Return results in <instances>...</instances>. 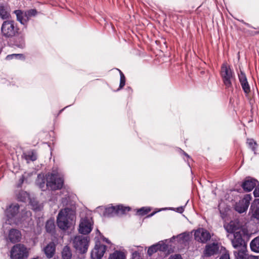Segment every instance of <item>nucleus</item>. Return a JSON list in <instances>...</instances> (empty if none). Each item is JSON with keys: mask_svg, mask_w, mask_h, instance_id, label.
Segmentation results:
<instances>
[{"mask_svg": "<svg viewBox=\"0 0 259 259\" xmlns=\"http://www.w3.org/2000/svg\"><path fill=\"white\" fill-rule=\"evenodd\" d=\"M73 218V211L68 208H65L61 210L58 213L57 225L60 229L65 230L69 227L70 221Z\"/></svg>", "mask_w": 259, "mask_h": 259, "instance_id": "nucleus-1", "label": "nucleus"}, {"mask_svg": "<svg viewBox=\"0 0 259 259\" xmlns=\"http://www.w3.org/2000/svg\"><path fill=\"white\" fill-rule=\"evenodd\" d=\"M19 28L13 20L5 21L1 26L2 35L6 37H12L18 33Z\"/></svg>", "mask_w": 259, "mask_h": 259, "instance_id": "nucleus-2", "label": "nucleus"}, {"mask_svg": "<svg viewBox=\"0 0 259 259\" xmlns=\"http://www.w3.org/2000/svg\"><path fill=\"white\" fill-rule=\"evenodd\" d=\"M221 75L226 88L228 89L232 88V81L234 79L235 76L230 66L227 63H224L222 65Z\"/></svg>", "mask_w": 259, "mask_h": 259, "instance_id": "nucleus-3", "label": "nucleus"}, {"mask_svg": "<svg viewBox=\"0 0 259 259\" xmlns=\"http://www.w3.org/2000/svg\"><path fill=\"white\" fill-rule=\"evenodd\" d=\"M28 255V249L22 244L14 245L10 250L11 259H26Z\"/></svg>", "mask_w": 259, "mask_h": 259, "instance_id": "nucleus-4", "label": "nucleus"}, {"mask_svg": "<svg viewBox=\"0 0 259 259\" xmlns=\"http://www.w3.org/2000/svg\"><path fill=\"white\" fill-rule=\"evenodd\" d=\"M19 206L17 204H12L9 206L6 210V215L7 218L6 223L12 225V224H18L21 221H23L25 219H22L20 220L17 218V215L19 211Z\"/></svg>", "mask_w": 259, "mask_h": 259, "instance_id": "nucleus-5", "label": "nucleus"}, {"mask_svg": "<svg viewBox=\"0 0 259 259\" xmlns=\"http://www.w3.org/2000/svg\"><path fill=\"white\" fill-rule=\"evenodd\" d=\"M63 179L56 174H49L47 176V187L51 190L60 189L63 185Z\"/></svg>", "mask_w": 259, "mask_h": 259, "instance_id": "nucleus-6", "label": "nucleus"}, {"mask_svg": "<svg viewBox=\"0 0 259 259\" xmlns=\"http://www.w3.org/2000/svg\"><path fill=\"white\" fill-rule=\"evenodd\" d=\"M17 20L22 24L25 25L31 17H35L37 14L35 9H30L25 11L17 10L14 11Z\"/></svg>", "mask_w": 259, "mask_h": 259, "instance_id": "nucleus-7", "label": "nucleus"}, {"mask_svg": "<svg viewBox=\"0 0 259 259\" xmlns=\"http://www.w3.org/2000/svg\"><path fill=\"white\" fill-rule=\"evenodd\" d=\"M89 239L83 236H75L73 239L74 247L80 253L85 252L88 248Z\"/></svg>", "mask_w": 259, "mask_h": 259, "instance_id": "nucleus-8", "label": "nucleus"}, {"mask_svg": "<svg viewBox=\"0 0 259 259\" xmlns=\"http://www.w3.org/2000/svg\"><path fill=\"white\" fill-rule=\"evenodd\" d=\"M194 239L197 241L205 243L211 238V235L208 231L203 228H199L196 230L194 234Z\"/></svg>", "mask_w": 259, "mask_h": 259, "instance_id": "nucleus-9", "label": "nucleus"}, {"mask_svg": "<svg viewBox=\"0 0 259 259\" xmlns=\"http://www.w3.org/2000/svg\"><path fill=\"white\" fill-rule=\"evenodd\" d=\"M251 199L250 194L246 195L244 197L237 202L235 205V210L239 213H243L246 211Z\"/></svg>", "mask_w": 259, "mask_h": 259, "instance_id": "nucleus-10", "label": "nucleus"}, {"mask_svg": "<svg viewBox=\"0 0 259 259\" xmlns=\"http://www.w3.org/2000/svg\"><path fill=\"white\" fill-rule=\"evenodd\" d=\"M243 233H244V231L240 230L234 234V238L232 240V244L234 248L238 249L246 246L244 241L242 238V235Z\"/></svg>", "mask_w": 259, "mask_h": 259, "instance_id": "nucleus-11", "label": "nucleus"}, {"mask_svg": "<svg viewBox=\"0 0 259 259\" xmlns=\"http://www.w3.org/2000/svg\"><path fill=\"white\" fill-rule=\"evenodd\" d=\"M93 222L89 218L81 219L79 226V232L82 234H88L91 232L92 230Z\"/></svg>", "mask_w": 259, "mask_h": 259, "instance_id": "nucleus-12", "label": "nucleus"}, {"mask_svg": "<svg viewBox=\"0 0 259 259\" xmlns=\"http://www.w3.org/2000/svg\"><path fill=\"white\" fill-rule=\"evenodd\" d=\"M106 250V246L100 243L96 244L91 252L92 259H101Z\"/></svg>", "mask_w": 259, "mask_h": 259, "instance_id": "nucleus-13", "label": "nucleus"}, {"mask_svg": "<svg viewBox=\"0 0 259 259\" xmlns=\"http://www.w3.org/2000/svg\"><path fill=\"white\" fill-rule=\"evenodd\" d=\"M224 227L225 230L230 233H235L241 229L242 225L238 220L231 221L229 223L225 224Z\"/></svg>", "mask_w": 259, "mask_h": 259, "instance_id": "nucleus-14", "label": "nucleus"}, {"mask_svg": "<svg viewBox=\"0 0 259 259\" xmlns=\"http://www.w3.org/2000/svg\"><path fill=\"white\" fill-rule=\"evenodd\" d=\"M219 250V246L217 243H212L206 245L204 250V255L209 257L218 253Z\"/></svg>", "mask_w": 259, "mask_h": 259, "instance_id": "nucleus-15", "label": "nucleus"}, {"mask_svg": "<svg viewBox=\"0 0 259 259\" xmlns=\"http://www.w3.org/2000/svg\"><path fill=\"white\" fill-rule=\"evenodd\" d=\"M238 78L244 93L246 94L249 93L250 89L245 73L240 71V72L238 73Z\"/></svg>", "mask_w": 259, "mask_h": 259, "instance_id": "nucleus-16", "label": "nucleus"}, {"mask_svg": "<svg viewBox=\"0 0 259 259\" xmlns=\"http://www.w3.org/2000/svg\"><path fill=\"white\" fill-rule=\"evenodd\" d=\"M257 183L254 179L247 178L243 183L242 187L246 191L250 192L256 186Z\"/></svg>", "mask_w": 259, "mask_h": 259, "instance_id": "nucleus-17", "label": "nucleus"}, {"mask_svg": "<svg viewBox=\"0 0 259 259\" xmlns=\"http://www.w3.org/2000/svg\"><path fill=\"white\" fill-rule=\"evenodd\" d=\"M10 16V8L6 3H0V17L3 19Z\"/></svg>", "mask_w": 259, "mask_h": 259, "instance_id": "nucleus-18", "label": "nucleus"}, {"mask_svg": "<svg viewBox=\"0 0 259 259\" xmlns=\"http://www.w3.org/2000/svg\"><path fill=\"white\" fill-rule=\"evenodd\" d=\"M21 236L20 232L17 229H13L10 230L8 239L11 242L15 243L20 241Z\"/></svg>", "mask_w": 259, "mask_h": 259, "instance_id": "nucleus-19", "label": "nucleus"}, {"mask_svg": "<svg viewBox=\"0 0 259 259\" xmlns=\"http://www.w3.org/2000/svg\"><path fill=\"white\" fill-rule=\"evenodd\" d=\"M252 216L254 218L259 219V199H255L250 207Z\"/></svg>", "mask_w": 259, "mask_h": 259, "instance_id": "nucleus-20", "label": "nucleus"}, {"mask_svg": "<svg viewBox=\"0 0 259 259\" xmlns=\"http://www.w3.org/2000/svg\"><path fill=\"white\" fill-rule=\"evenodd\" d=\"M55 248V245L53 242H50L44 248V252L48 258H50L53 256Z\"/></svg>", "mask_w": 259, "mask_h": 259, "instance_id": "nucleus-21", "label": "nucleus"}, {"mask_svg": "<svg viewBox=\"0 0 259 259\" xmlns=\"http://www.w3.org/2000/svg\"><path fill=\"white\" fill-rule=\"evenodd\" d=\"M246 246L237 249V251H234V253L236 259H247L248 256L246 253Z\"/></svg>", "mask_w": 259, "mask_h": 259, "instance_id": "nucleus-22", "label": "nucleus"}, {"mask_svg": "<svg viewBox=\"0 0 259 259\" xmlns=\"http://www.w3.org/2000/svg\"><path fill=\"white\" fill-rule=\"evenodd\" d=\"M125 254L122 251L115 250L111 253L108 259H125Z\"/></svg>", "mask_w": 259, "mask_h": 259, "instance_id": "nucleus-23", "label": "nucleus"}, {"mask_svg": "<svg viewBox=\"0 0 259 259\" xmlns=\"http://www.w3.org/2000/svg\"><path fill=\"white\" fill-rule=\"evenodd\" d=\"M251 250L255 252H259V237L254 238L250 243Z\"/></svg>", "mask_w": 259, "mask_h": 259, "instance_id": "nucleus-24", "label": "nucleus"}, {"mask_svg": "<svg viewBox=\"0 0 259 259\" xmlns=\"http://www.w3.org/2000/svg\"><path fill=\"white\" fill-rule=\"evenodd\" d=\"M23 157L25 158L27 161L30 160L34 161L37 158V155L36 152L34 151H31L25 153L23 155Z\"/></svg>", "mask_w": 259, "mask_h": 259, "instance_id": "nucleus-25", "label": "nucleus"}, {"mask_svg": "<svg viewBox=\"0 0 259 259\" xmlns=\"http://www.w3.org/2000/svg\"><path fill=\"white\" fill-rule=\"evenodd\" d=\"M62 256L63 259H71L72 253L68 246H66L64 247L62 252Z\"/></svg>", "mask_w": 259, "mask_h": 259, "instance_id": "nucleus-26", "label": "nucleus"}, {"mask_svg": "<svg viewBox=\"0 0 259 259\" xmlns=\"http://www.w3.org/2000/svg\"><path fill=\"white\" fill-rule=\"evenodd\" d=\"M113 209H116L117 213H124L130 210V208L129 207H125L122 205H118L116 207H114Z\"/></svg>", "mask_w": 259, "mask_h": 259, "instance_id": "nucleus-27", "label": "nucleus"}, {"mask_svg": "<svg viewBox=\"0 0 259 259\" xmlns=\"http://www.w3.org/2000/svg\"><path fill=\"white\" fill-rule=\"evenodd\" d=\"M46 230L48 232L51 233L55 229V225L52 220H49L46 225Z\"/></svg>", "mask_w": 259, "mask_h": 259, "instance_id": "nucleus-28", "label": "nucleus"}, {"mask_svg": "<svg viewBox=\"0 0 259 259\" xmlns=\"http://www.w3.org/2000/svg\"><path fill=\"white\" fill-rule=\"evenodd\" d=\"M30 203L32 206V209L35 211H39L43 207L42 204H39L37 201L34 200L31 201Z\"/></svg>", "mask_w": 259, "mask_h": 259, "instance_id": "nucleus-29", "label": "nucleus"}, {"mask_svg": "<svg viewBox=\"0 0 259 259\" xmlns=\"http://www.w3.org/2000/svg\"><path fill=\"white\" fill-rule=\"evenodd\" d=\"M13 58H16V59L19 58V59H23L24 57L23 56V55L22 54H16L9 55L6 57V59L8 60L13 59Z\"/></svg>", "mask_w": 259, "mask_h": 259, "instance_id": "nucleus-30", "label": "nucleus"}, {"mask_svg": "<svg viewBox=\"0 0 259 259\" xmlns=\"http://www.w3.org/2000/svg\"><path fill=\"white\" fill-rule=\"evenodd\" d=\"M37 184L39 185L40 188H41L42 190H44L45 187V181L44 179L40 178V175L38 176Z\"/></svg>", "mask_w": 259, "mask_h": 259, "instance_id": "nucleus-31", "label": "nucleus"}, {"mask_svg": "<svg viewBox=\"0 0 259 259\" xmlns=\"http://www.w3.org/2000/svg\"><path fill=\"white\" fill-rule=\"evenodd\" d=\"M156 245L158 246H157V248H158V250H159V251H165L167 249V245L162 242L157 243V244H156Z\"/></svg>", "mask_w": 259, "mask_h": 259, "instance_id": "nucleus-32", "label": "nucleus"}, {"mask_svg": "<svg viewBox=\"0 0 259 259\" xmlns=\"http://www.w3.org/2000/svg\"><path fill=\"white\" fill-rule=\"evenodd\" d=\"M157 245L156 244L153 245L150 247L148 249V253L149 255H151L154 252L158 251Z\"/></svg>", "mask_w": 259, "mask_h": 259, "instance_id": "nucleus-33", "label": "nucleus"}, {"mask_svg": "<svg viewBox=\"0 0 259 259\" xmlns=\"http://www.w3.org/2000/svg\"><path fill=\"white\" fill-rule=\"evenodd\" d=\"M247 144L249 146V147L251 148L252 150L255 153V148L256 146V143L252 139L248 140L247 141Z\"/></svg>", "mask_w": 259, "mask_h": 259, "instance_id": "nucleus-34", "label": "nucleus"}, {"mask_svg": "<svg viewBox=\"0 0 259 259\" xmlns=\"http://www.w3.org/2000/svg\"><path fill=\"white\" fill-rule=\"evenodd\" d=\"M125 78L123 75V74L120 72V88H122L125 85Z\"/></svg>", "mask_w": 259, "mask_h": 259, "instance_id": "nucleus-35", "label": "nucleus"}, {"mask_svg": "<svg viewBox=\"0 0 259 259\" xmlns=\"http://www.w3.org/2000/svg\"><path fill=\"white\" fill-rule=\"evenodd\" d=\"M149 211V210H147V209H145V208H142L138 210V212L139 213V214L141 215H144L147 214Z\"/></svg>", "mask_w": 259, "mask_h": 259, "instance_id": "nucleus-36", "label": "nucleus"}, {"mask_svg": "<svg viewBox=\"0 0 259 259\" xmlns=\"http://www.w3.org/2000/svg\"><path fill=\"white\" fill-rule=\"evenodd\" d=\"M220 259H230L229 253L227 251L225 252V253L221 255Z\"/></svg>", "mask_w": 259, "mask_h": 259, "instance_id": "nucleus-37", "label": "nucleus"}, {"mask_svg": "<svg viewBox=\"0 0 259 259\" xmlns=\"http://www.w3.org/2000/svg\"><path fill=\"white\" fill-rule=\"evenodd\" d=\"M188 235L185 234V233H183V234H180L178 237L180 238V239H181L183 240H187V238H188Z\"/></svg>", "mask_w": 259, "mask_h": 259, "instance_id": "nucleus-38", "label": "nucleus"}, {"mask_svg": "<svg viewBox=\"0 0 259 259\" xmlns=\"http://www.w3.org/2000/svg\"><path fill=\"white\" fill-rule=\"evenodd\" d=\"M168 259H182L179 254H174L170 255Z\"/></svg>", "mask_w": 259, "mask_h": 259, "instance_id": "nucleus-39", "label": "nucleus"}, {"mask_svg": "<svg viewBox=\"0 0 259 259\" xmlns=\"http://www.w3.org/2000/svg\"><path fill=\"white\" fill-rule=\"evenodd\" d=\"M253 194L255 197H259V188H255Z\"/></svg>", "mask_w": 259, "mask_h": 259, "instance_id": "nucleus-40", "label": "nucleus"}, {"mask_svg": "<svg viewBox=\"0 0 259 259\" xmlns=\"http://www.w3.org/2000/svg\"><path fill=\"white\" fill-rule=\"evenodd\" d=\"M247 259H259L256 256L250 255L247 257Z\"/></svg>", "mask_w": 259, "mask_h": 259, "instance_id": "nucleus-41", "label": "nucleus"}, {"mask_svg": "<svg viewBox=\"0 0 259 259\" xmlns=\"http://www.w3.org/2000/svg\"><path fill=\"white\" fill-rule=\"evenodd\" d=\"M26 217H29L31 215V212L29 211H26L24 212Z\"/></svg>", "mask_w": 259, "mask_h": 259, "instance_id": "nucleus-42", "label": "nucleus"}, {"mask_svg": "<svg viewBox=\"0 0 259 259\" xmlns=\"http://www.w3.org/2000/svg\"><path fill=\"white\" fill-rule=\"evenodd\" d=\"M105 241L108 243H110V241H109V240L108 239H105Z\"/></svg>", "mask_w": 259, "mask_h": 259, "instance_id": "nucleus-43", "label": "nucleus"}]
</instances>
